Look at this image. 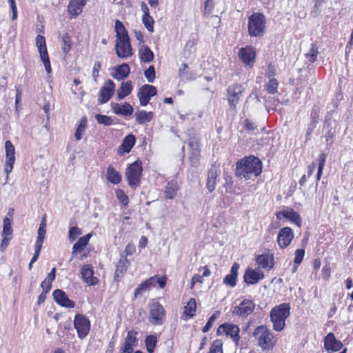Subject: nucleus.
I'll return each mask as SVG.
<instances>
[{
    "label": "nucleus",
    "instance_id": "obj_1",
    "mask_svg": "<svg viewBox=\"0 0 353 353\" xmlns=\"http://www.w3.org/2000/svg\"><path fill=\"white\" fill-rule=\"evenodd\" d=\"M262 163L260 159L254 156L244 157L236 163V175L241 179H251L261 174Z\"/></svg>",
    "mask_w": 353,
    "mask_h": 353
},
{
    "label": "nucleus",
    "instance_id": "obj_2",
    "mask_svg": "<svg viewBox=\"0 0 353 353\" xmlns=\"http://www.w3.org/2000/svg\"><path fill=\"white\" fill-rule=\"evenodd\" d=\"M115 30L117 35L115 50L117 56L122 59H127L132 55V49L130 43L128 32L122 23L119 20L115 22Z\"/></svg>",
    "mask_w": 353,
    "mask_h": 353
},
{
    "label": "nucleus",
    "instance_id": "obj_3",
    "mask_svg": "<svg viewBox=\"0 0 353 353\" xmlns=\"http://www.w3.org/2000/svg\"><path fill=\"white\" fill-rule=\"evenodd\" d=\"M256 344L263 351L272 350L276 343L277 339L271 330L265 325H259L253 332Z\"/></svg>",
    "mask_w": 353,
    "mask_h": 353
},
{
    "label": "nucleus",
    "instance_id": "obj_4",
    "mask_svg": "<svg viewBox=\"0 0 353 353\" xmlns=\"http://www.w3.org/2000/svg\"><path fill=\"white\" fill-rule=\"evenodd\" d=\"M290 305L288 303H281L274 307L270 311V321L275 331L280 332L285 326V320L290 316Z\"/></svg>",
    "mask_w": 353,
    "mask_h": 353
},
{
    "label": "nucleus",
    "instance_id": "obj_5",
    "mask_svg": "<svg viewBox=\"0 0 353 353\" xmlns=\"http://www.w3.org/2000/svg\"><path fill=\"white\" fill-rule=\"evenodd\" d=\"M265 27V17L263 14L256 12L248 18V32L251 37H261Z\"/></svg>",
    "mask_w": 353,
    "mask_h": 353
},
{
    "label": "nucleus",
    "instance_id": "obj_6",
    "mask_svg": "<svg viewBox=\"0 0 353 353\" xmlns=\"http://www.w3.org/2000/svg\"><path fill=\"white\" fill-rule=\"evenodd\" d=\"M142 171L141 162L139 161H134L128 167L125 176L131 188H134L139 185Z\"/></svg>",
    "mask_w": 353,
    "mask_h": 353
},
{
    "label": "nucleus",
    "instance_id": "obj_7",
    "mask_svg": "<svg viewBox=\"0 0 353 353\" xmlns=\"http://www.w3.org/2000/svg\"><path fill=\"white\" fill-rule=\"evenodd\" d=\"M165 316L163 307L158 302H153L149 306V321L153 325H162Z\"/></svg>",
    "mask_w": 353,
    "mask_h": 353
},
{
    "label": "nucleus",
    "instance_id": "obj_8",
    "mask_svg": "<svg viewBox=\"0 0 353 353\" xmlns=\"http://www.w3.org/2000/svg\"><path fill=\"white\" fill-rule=\"evenodd\" d=\"M74 326L77 330L79 338L83 339L90 332V321L85 315L77 314L74 316Z\"/></svg>",
    "mask_w": 353,
    "mask_h": 353
},
{
    "label": "nucleus",
    "instance_id": "obj_9",
    "mask_svg": "<svg viewBox=\"0 0 353 353\" xmlns=\"http://www.w3.org/2000/svg\"><path fill=\"white\" fill-rule=\"evenodd\" d=\"M254 308L255 304L252 300L243 299L238 305L234 307L232 314L245 319L254 312Z\"/></svg>",
    "mask_w": 353,
    "mask_h": 353
},
{
    "label": "nucleus",
    "instance_id": "obj_10",
    "mask_svg": "<svg viewBox=\"0 0 353 353\" xmlns=\"http://www.w3.org/2000/svg\"><path fill=\"white\" fill-rule=\"evenodd\" d=\"M157 93V88L149 84L141 86L137 93L141 105L145 106L150 101L151 97Z\"/></svg>",
    "mask_w": 353,
    "mask_h": 353
},
{
    "label": "nucleus",
    "instance_id": "obj_11",
    "mask_svg": "<svg viewBox=\"0 0 353 353\" xmlns=\"http://www.w3.org/2000/svg\"><path fill=\"white\" fill-rule=\"evenodd\" d=\"M244 92L243 87L240 84H234L228 88L227 97L230 105L235 108L239 103Z\"/></svg>",
    "mask_w": 353,
    "mask_h": 353
},
{
    "label": "nucleus",
    "instance_id": "obj_12",
    "mask_svg": "<svg viewBox=\"0 0 353 353\" xmlns=\"http://www.w3.org/2000/svg\"><path fill=\"white\" fill-rule=\"evenodd\" d=\"M239 57L243 64L252 67L255 63L256 51L254 47L247 46L239 50Z\"/></svg>",
    "mask_w": 353,
    "mask_h": 353
},
{
    "label": "nucleus",
    "instance_id": "obj_13",
    "mask_svg": "<svg viewBox=\"0 0 353 353\" xmlns=\"http://www.w3.org/2000/svg\"><path fill=\"white\" fill-rule=\"evenodd\" d=\"M5 150L6 163L4 170L6 174L8 175L12 172L15 161V149L10 141H6Z\"/></svg>",
    "mask_w": 353,
    "mask_h": 353
},
{
    "label": "nucleus",
    "instance_id": "obj_14",
    "mask_svg": "<svg viewBox=\"0 0 353 353\" xmlns=\"http://www.w3.org/2000/svg\"><path fill=\"white\" fill-rule=\"evenodd\" d=\"M114 83L110 79L106 81L103 87L100 90L98 99L99 102L100 103H107L114 94Z\"/></svg>",
    "mask_w": 353,
    "mask_h": 353
},
{
    "label": "nucleus",
    "instance_id": "obj_15",
    "mask_svg": "<svg viewBox=\"0 0 353 353\" xmlns=\"http://www.w3.org/2000/svg\"><path fill=\"white\" fill-rule=\"evenodd\" d=\"M224 332L227 336H230L236 345H238L240 339L239 326L234 324L225 323L218 327L217 332Z\"/></svg>",
    "mask_w": 353,
    "mask_h": 353
},
{
    "label": "nucleus",
    "instance_id": "obj_16",
    "mask_svg": "<svg viewBox=\"0 0 353 353\" xmlns=\"http://www.w3.org/2000/svg\"><path fill=\"white\" fill-rule=\"evenodd\" d=\"M294 238L292 230L289 227H285L280 230L277 236V243L281 248H287Z\"/></svg>",
    "mask_w": 353,
    "mask_h": 353
},
{
    "label": "nucleus",
    "instance_id": "obj_17",
    "mask_svg": "<svg viewBox=\"0 0 353 353\" xmlns=\"http://www.w3.org/2000/svg\"><path fill=\"white\" fill-rule=\"evenodd\" d=\"M188 145L190 148V154L189 157V161L192 167H197L199 164L200 160V148L198 140L191 139L188 142Z\"/></svg>",
    "mask_w": 353,
    "mask_h": 353
},
{
    "label": "nucleus",
    "instance_id": "obj_18",
    "mask_svg": "<svg viewBox=\"0 0 353 353\" xmlns=\"http://www.w3.org/2000/svg\"><path fill=\"white\" fill-rule=\"evenodd\" d=\"M324 348L327 352H334L340 350L343 347V343L337 340L334 334L332 332L328 333L323 340Z\"/></svg>",
    "mask_w": 353,
    "mask_h": 353
},
{
    "label": "nucleus",
    "instance_id": "obj_19",
    "mask_svg": "<svg viewBox=\"0 0 353 353\" xmlns=\"http://www.w3.org/2000/svg\"><path fill=\"white\" fill-rule=\"evenodd\" d=\"M137 332L130 330L128 332L125 341L121 347L120 353H132L134 346L137 345Z\"/></svg>",
    "mask_w": 353,
    "mask_h": 353
},
{
    "label": "nucleus",
    "instance_id": "obj_20",
    "mask_svg": "<svg viewBox=\"0 0 353 353\" xmlns=\"http://www.w3.org/2000/svg\"><path fill=\"white\" fill-rule=\"evenodd\" d=\"M276 216L278 219L281 220L283 218L289 219L290 221L295 223L298 226L301 225V218L300 215L292 208H286L280 210L276 213Z\"/></svg>",
    "mask_w": 353,
    "mask_h": 353
},
{
    "label": "nucleus",
    "instance_id": "obj_21",
    "mask_svg": "<svg viewBox=\"0 0 353 353\" xmlns=\"http://www.w3.org/2000/svg\"><path fill=\"white\" fill-rule=\"evenodd\" d=\"M264 277L263 272L259 269H247L244 274V281L248 285H254L257 283Z\"/></svg>",
    "mask_w": 353,
    "mask_h": 353
},
{
    "label": "nucleus",
    "instance_id": "obj_22",
    "mask_svg": "<svg viewBox=\"0 0 353 353\" xmlns=\"http://www.w3.org/2000/svg\"><path fill=\"white\" fill-rule=\"evenodd\" d=\"M54 300L60 305L68 308H73L75 305L74 301L70 300L65 292L61 290H56L53 292Z\"/></svg>",
    "mask_w": 353,
    "mask_h": 353
},
{
    "label": "nucleus",
    "instance_id": "obj_23",
    "mask_svg": "<svg viewBox=\"0 0 353 353\" xmlns=\"http://www.w3.org/2000/svg\"><path fill=\"white\" fill-rule=\"evenodd\" d=\"M87 0H70L68 6V14L71 17H77L83 11Z\"/></svg>",
    "mask_w": 353,
    "mask_h": 353
},
{
    "label": "nucleus",
    "instance_id": "obj_24",
    "mask_svg": "<svg viewBox=\"0 0 353 353\" xmlns=\"http://www.w3.org/2000/svg\"><path fill=\"white\" fill-rule=\"evenodd\" d=\"M81 278L89 285H95L98 283L97 277L94 276V272L90 264L84 265L81 270Z\"/></svg>",
    "mask_w": 353,
    "mask_h": 353
},
{
    "label": "nucleus",
    "instance_id": "obj_25",
    "mask_svg": "<svg viewBox=\"0 0 353 353\" xmlns=\"http://www.w3.org/2000/svg\"><path fill=\"white\" fill-rule=\"evenodd\" d=\"M112 111L116 114H120L123 116H130L133 112L132 106L128 103H124L123 104L113 103L111 104Z\"/></svg>",
    "mask_w": 353,
    "mask_h": 353
},
{
    "label": "nucleus",
    "instance_id": "obj_26",
    "mask_svg": "<svg viewBox=\"0 0 353 353\" xmlns=\"http://www.w3.org/2000/svg\"><path fill=\"white\" fill-rule=\"evenodd\" d=\"M217 176V168L215 165H212L208 170L206 183V188L210 192H212L215 189Z\"/></svg>",
    "mask_w": 353,
    "mask_h": 353
},
{
    "label": "nucleus",
    "instance_id": "obj_27",
    "mask_svg": "<svg viewBox=\"0 0 353 353\" xmlns=\"http://www.w3.org/2000/svg\"><path fill=\"white\" fill-rule=\"evenodd\" d=\"M134 117L136 121L139 124L143 125L146 123L150 122L152 120L154 117V113L152 112L139 110L135 112Z\"/></svg>",
    "mask_w": 353,
    "mask_h": 353
},
{
    "label": "nucleus",
    "instance_id": "obj_28",
    "mask_svg": "<svg viewBox=\"0 0 353 353\" xmlns=\"http://www.w3.org/2000/svg\"><path fill=\"white\" fill-rule=\"evenodd\" d=\"M256 263L259 265L258 268L262 269H271L273 267V259L268 254H261L256 258Z\"/></svg>",
    "mask_w": 353,
    "mask_h": 353
},
{
    "label": "nucleus",
    "instance_id": "obj_29",
    "mask_svg": "<svg viewBox=\"0 0 353 353\" xmlns=\"http://www.w3.org/2000/svg\"><path fill=\"white\" fill-rule=\"evenodd\" d=\"M335 132V129L332 126L331 121L325 120L323 128V134L327 142H330V143L333 142Z\"/></svg>",
    "mask_w": 353,
    "mask_h": 353
},
{
    "label": "nucleus",
    "instance_id": "obj_30",
    "mask_svg": "<svg viewBox=\"0 0 353 353\" xmlns=\"http://www.w3.org/2000/svg\"><path fill=\"white\" fill-rule=\"evenodd\" d=\"M135 137L132 134H128L126 136L119 147V151H122L123 153H128L130 152L135 143Z\"/></svg>",
    "mask_w": 353,
    "mask_h": 353
},
{
    "label": "nucleus",
    "instance_id": "obj_31",
    "mask_svg": "<svg viewBox=\"0 0 353 353\" xmlns=\"http://www.w3.org/2000/svg\"><path fill=\"white\" fill-rule=\"evenodd\" d=\"M179 188L178 183L175 181H172L168 183L165 189V196L167 199H173L179 190Z\"/></svg>",
    "mask_w": 353,
    "mask_h": 353
},
{
    "label": "nucleus",
    "instance_id": "obj_32",
    "mask_svg": "<svg viewBox=\"0 0 353 353\" xmlns=\"http://www.w3.org/2000/svg\"><path fill=\"white\" fill-rule=\"evenodd\" d=\"M130 73V67L127 63H123L115 68V72L112 74L113 78L117 80H122L126 78Z\"/></svg>",
    "mask_w": 353,
    "mask_h": 353
},
{
    "label": "nucleus",
    "instance_id": "obj_33",
    "mask_svg": "<svg viewBox=\"0 0 353 353\" xmlns=\"http://www.w3.org/2000/svg\"><path fill=\"white\" fill-rule=\"evenodd\" d=\"M139 58L144 63H150L154 59V53L147 46H142L139 50Z\"/></svg>",
    "mask_w": 353,
    "mask_h": 353
},
{
    "label": "nucleus",
    "instance_id": "obj_34",
    "mask_svg": "<svg viewBox=\"0 0 353 353\" xmlns=\"http://www.w3.org/2000/svg\"><path fill=\"white\" fill-rule=\"evenodd\" d=\"M132 90V84L131 81L123 82L120 88L117 90V97L121 100L128 96Z\"/></svg>",
    "mask_w": 353,
    "mask_h": 353
},
{
    "label": "nucleus",
    "instance_id": "obj_35",
    "mask_svg": "<svg viewBox=\"0 0 353 353\" xmlns=\"http://www.w3.org/2000/svg\"><path fill=\"white\" fill-rule=\"evenodd\" d=\"M130 263L126 256H121L117 264L114 276L116 277L121 276L127 270Z\"/></svg>",
    "mask_w": 353,
    "mask_h": 353
},
{
    "label": "nucleus",
    "instance_id": "obj_36",
    "mask_svg": "<svg viewBox=\"0 0 353 353\" xmlns=\"http://www.w3.org/2000/svg\"><path fill=\"white\" fill-rule=\"evenodd\" d=\"M106 176L108 180L113 184H118L121 181V175L112 165L108 166Z\"/></svg>",
    "mask_w": 353,
    "mask_h": 353
},
{
    "label": "nucleus",
    "instance_id": "obj_37",
    "mask_svg": "<svg viewBox=\"0 0 353 353\" xmlns=\"http://www.w3.org/2000/svg\"><path fill=\"white\" fill-rule=\"evenodd\" d=\"M87 128V119L85 117H83L81 119L80 122L77 126L76 132L74 133L75 139L77 141H79L82 139L83 134L85 132V130Z\"/></svg>",
    "mask_w": 353,
    "mask_h": 353
},
{
    "label": "nucleus",
    "instance_id": "obj_38",
    "mask_svg": "<svg viewBox=\"0 0 353 353\" xmlns=\"http://www.w3.org/2000/svg\"><path fill=\"white\" fill-rule=\"evenodd\" d=\"M61 49L65 54H67L72 48V39L68 33H65L62 36Z\"/></svg>",
    "mask_w": 353,
    "mask_h": 353
},
{
    "label": "nucleus",
    "instance_id": "obj_39",
    "mask_svg": "<svg viewBox=\"0 0 353 353\" xmlns=\"http://www.w3.org/2000/svg\"><path fill=\"white\" fill-rule=\"evenodd\" d=\"M196 301L194 299H190L186 306L184 307V314L190 318L192 317L196 312Z\"/></svg>",
    "mask_w": 353,
    "mask_h": 353
},
{
    "label": "nucleus",
    "instance_id": "obj_40",
    "mask_svg": "<svg viewBox=\"0 0 353 353\" xmlns=\"http://www.w3.org/2000/svg\"><path fill=\"white\" fill-rule=\"evenodd\" d=\"M318 54L319 51L316 44L312 43L309 52L305 54V57L307 59L308 61L313 63L316 61Z\"/></svg>",
    "mask_w": 353,
    "mask_h": 353
},
{
    "label": "nucleus",
    "instance_id": "obj_41",
    "mask_svg": "<svg viewBox=\"0 0 353 353\" xmlns=\"http://www.w3.org/2000/svg\"><path fill=\"white\" fill-rule=\"evenodd\" d=\"M36 46L38 48L39 54H42L43 52H48L46 39L43 36L39 34L36 37Z\"/></svg>",
    "mask_w": 353,
    "mask_h": 353
},
{
    "label": "nucleus",
    "instance_id": "obj_42",
    "mask_svg": "<svg viewBox=\"0 0 353 353\" xmlns=\"http://www.w3.org/2000/svg\"><path fill=\"white\" fill-rule=\"evenodd\" d=\"M326 160V154L325 153H321L319 157V163H318V170L316 174V180L319 181L321 179L323 170L324 168V165Z\"/></svg>",
    "mask_w": 353,
    "mask_h": 353
},
{
    "label": "nucleus",
    "instance_id": "obj_43",
    "mask_svg": "<svg viewBox=\"0 0 353 353\" xmlns=\"http://www.w3.org/2000/svg\"><path fill=\"white\" fill-rule=\"evenodd\" d=\"M157 342V337L154 335L148 336L145 339L147 350L149 353H152Z\"/></svg>",
    "mask_w": 353,
    "mask_h": 353
},
{
    "label": "nucleus",
    "instance_id": "obj_44",
    "mask_svg": "<svg viewBox=\"0 0 353 353\" xmlns=\"http://www.w3.org/2000/svg\"><path fill=\"white\" fill-rule=\"evenodd\" d=\"M12 230L11 228V220L6 217L3 219V228L2 232V236H12Z\"/></svg>",
    "mask_w": 353,
    "mask_h": 353
},
{
    "label": "nucleus",
    "instance_id": "obj_45",
    "mask_svg": "<svg viewBox=\"0 0 353 353\" xmlns=\"http://www.w3.org/2000/svg\"><path fill=\"white\" fill-rule=\"evenodd\" d=\"M82 234V231L80 228L77 226H72L70 228L68 239L70 243L74 242L79 236Z\"/></svg>",
    "mask_w": 353,
    "mask_h": 353
},
{
    "label": "nucleus",
    "instance_id": "obj_46",
    "mask_svg": "<svg viewBox=\"0 0 353 353\" xmlns=\"http://www.w3.org/2000/svg\"><path fill=\"white\" fill-rule=\"evenodd\" d=\"M279 83L276 79H271L265 85L266 90L270 94H274L277 92Z\"/></svg>",
    "mask_w": 353,
    "mask_h": 353
},
{
    "label": "nucleus",
    "instance_id": "obj_47",
    "mask_svg": "<svg viewBox=\"0 0 353 353\" xmlns=\"http://www.w3.org/2000/svg\"><path fill=\"white\" fill-rule=\"evenodd\" d=\"M142 22L149 32H152L154 31V21L150 15L143 16Z\"/></svg>",
    "mask_w": 353,
    "mask_h": 353
},
{
    "label": "nucleus",
    "instance_id": "obj_48",
    "mask_svg": "<svg viewBox=\"0 0 353 353\" xmlns=\"http://www.w3.org/2000/svg\"><path fill=\"white\" fill-rule=\"evenodd\" d=\"M208 353H223V343L220 340L214 341Z\"/></svg>",
    "mask_w": 353,
    "mask_h": 353
},
{
    "label": "nucleus",
    "instance_id": "obj_49",
    "mask_svg": "<svg viewBox=\"0 0 353 353\" xmlns=\"http://www.w3.org/2000/svg\"><path fill=\"white\" fill-rule=\"evenodd\" d=\"M95 119L98 122V123L103 124L105 125L109 126L111 125L113 123L112 119L106 115L101 114H96Z\"/></svg>",
    "mask_w": 353,
    "mask_h": 353
},
{
    "label": "nucleus",
    "instance_id": "obj_50",
    "mask_svg": "<svg viewBox=\"0 0 353 353\" xmlns=\"http://www.w3.org/2000/svg\"><path fill=\"white\" fill-rule=\"evenodd\" d=\"M220 312L219 311H216L214 312L208 319L207 323L203 327L202 332L205 333L210 330V329L212 327L213 323L214 321L218 318L219 316Z\"/></svg>",
    "mask_w": 353,
    "mask_h": 353
},
{
    "label": "nucleus",
    "instance_id": "obj_51",
    "mask_svg": "<svg viewBox=\"0 0 353 353\" xmlns=\"http://www.w3.org/2000/svg\"><path fill=\"white\" fill-rule=\"evenodd\" d=\"M144 75L148 81L152 83L156 78L155 69L153 65H150L145 72Z\"/></svg>",
    "mask_w": 353,
    "mask_h": 353
},
{
    "label": "nucleus",
    "instance_id": "obj_52",
    "mask_svg": "<svg viewBox=\"0 0 353 353\" xmlns=\"http://www.w3.org/2000/svg\"><path fill=\"white\" fill-rule=\"evenodd\" d=\"M40 58L44 65L46 71L50 74L52 70L48 52H43L42 54H40Z\"/></svg>",
    "mask_w": 353,
    "mask_h": 353
},
{
    "label": "nucleus",
    "instance_id": "obj_53",
    "mask_svg": "<svg viewBox=\"0 0 353 353\" xmlns=\"http://www.w3.org/2000/svg\"><path fill=\"white\" fill-rule=\"evenodd\" d=\"M116 196L120 203H121L125 206L128 205V197L123 190L121 189L116 190Z\"/></svg>",
    "mask_w": 353,
    "mask_h": 353
},
{
    "label": "nucleus",
    "instance_id": "obj_54",
    "mask_svg": "<svg viewBox=\"0 0 353 353\" xmlns=\"http://www.w3.org/2000/svg\"><path fill=\"white\" fill-rule=\"evenodd\" d=\"M320 108L317 105H314L312 110L310 114L311 122L317 123L319 121V117L320 114Z\"/></svg>",
    "mask_w": 353,
    "mask_h": 353
},
{
    "label": "nucleus",
    "instance_id": "obj_55",
    "mask_svg": "<svg viewBox=\"0 0 353 353\" xmlns=\"http://www.w3.org/2000/svg\"><path fill=\"white\" fill-rule=\"evenodd\" d=\"M188 68V65L186 63H183L179 70V75L183 79L189 80L191 79L190 74L187 71Z\"/></svg>",
    "mask_w": 353,
    "mask_h": 353
},
{
    "label": "nucleus",
    "instance_id": "obj_56",
    "mask_svg": "<svg viewBox=\"0 0 353 353\" xmlns=\"http://www.w3.org/2000/svg\"><path fill=\"white\" fill-rule=\"evenodd\" d=\"M46 233V229L41 228H39L38 236H37V239L35 245H41V246L43 245V243L44 239H45Z\"/></svg>",
    "mask_w": 353,
    "mask_h": 353
},
{
    "label": "nucleus",
    "instance_id": "obj_57",
    "mask_svg": "<svg viewBox=\"0 0 353 353\" xmlns=\"http://www.w3.org/2000/svg\"><path fill=\"white\" fill-rule=\"evenodd\" d=\"M236 277L231 274H228L223 279V283L230 287H234L236 285Z\"/></svg>",
    "mask_w": 353,
    "mask_h": 353
},
{
    "label": "nucleus",
    "instance_id": "obj_58",
    "mask_svg": "<svg viewBox=\"0 0 353 353\" xmlns=\"http://www.w3.org/2000/svg\"><path fill=\"white\" fill-rule=\"evenodd\" d=\"M101 68V63L99 61H95L94 63L93 68H92V78L94 81H97V78L99 77V72Z\"/></svg>",
    "mask_w": 353,
    "mask_h": 353
},
{
    "label": "nucleus",
    "instance_id": "obj_59",
    "mask_svg": "<svg viewBox=\"0 0 353 353\" xmlns=\"http://www.w3.org/2000/svg\"><path fill=\"white\" fill-rule=\"evenodd\" d=\"M305 254V251L303 249H298L295 252V258L294 263L296 264H300L303 259Z\"/></svg>",
    "mask_w": 353,
    "mask_h": 353
},
{
    "label": "nucleus",
    "instance_id": "obj_60",
    "mask_svg": "<svg viewBox=\"0 0 353 353\" xmlns=\"http://www.w3.org/2000/svg\"><path fill=\"white\" fill-rule=\"evenodd\" d=\"M150 289L148 285H147L146 283L144 281L139 284L137 288L134 290V296L137 297L139 294H140L142 292L145 291Z\"/></svg>",
    "mask_w": 353,
    "mask_h": 353
},
{
    "label": "nucleus",
    "instance_id": "obj_61",
    "mask_svg": "<svg viewBox=\"0 0 353 353\" xmlns=\"http://www.w3.org/2000/svg\"><path fill=\"white\" fill-rule=\"evenodd\" d=\"M85 247L80 244L78 241H77L73 247L72 251V257H74L77 253L81 252L84 250Z\"/></svg>",
    "mask_w": 353,
    "mask_h": 353
},
{
    "label": "nucleus",
    "instance_id": "obj_62",
    "mask_svg": "<svg viewBox=\"0 0 353 353\" xmlns=\"http://www.w3.org/2000/svg\"><path fill=\"white\" fill-rule=\"evenodd\" d=\"M214 5L212 0H206L204 6V14H210L212 13Z\"/></svg>",
    "mask_w": 353,
    "mask_h": 353
},
{
    "label": "nucleus",
    "instance_id": "obj_63",
    "mask_svg": "<svg viewBox=\"0 0 353 353\" xmlns=\"http://www.w3.org/2000/svg\"><path fill=\"white\" fill-rule=\"evenodd\" d=\"M92 236V234L89 233L81 238L77 241L80 244H81L85 248L88 245L89 241Z\"/></svg>",
    "mask_w": 353,
    "mask_h": 353
},
{
    "label": "nucleus",
    "instance_id": "obj_64",
    "mask_svg": "<svg viewBox=\"0 0 353 353\" xmlns=\"http://www.w3.org/2000/svg\"><path fill=\"white\" fill-rule=\"evenodd\" d=\"M203 276L200 274H194L192 279H191V286L190 288H193V286L196 283H202L203 282Z\"/></svg>",
    "mask_w": 353,
    "mask_h": 353
}]
</instances>
